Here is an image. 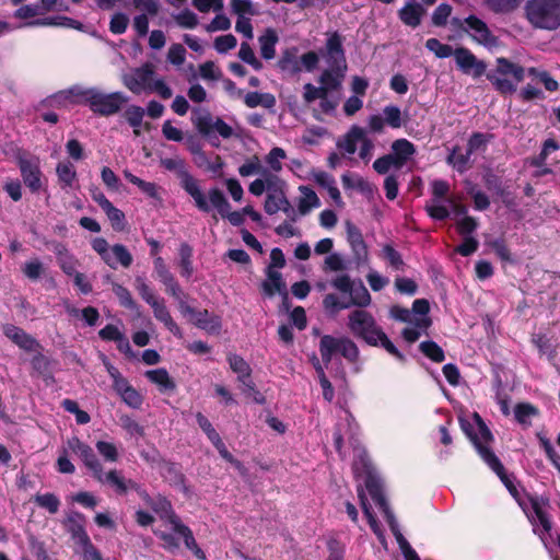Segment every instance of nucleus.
I'll return each instance as SVG.
<instances>
[{
  "instance_id": "f257e3e1",
  "label": "nucleus",
  "mask_w": 560,
  "mask_h": 560,
  "mask_svg": "<svg viewBox=\"0 0 560 560\" xmlns=\"http://www.w3.org/2000/svg\"><path fill=\"white\" fill-rule=\"evenodd\" d=\"M80 104L86 105L100 116L108 117L117 114L128 98L122 92L103 93L98 89H72L70 91Z\"/></svg>"
},
{
  "instance_id": "f03ea898",
  "label": "nucleus",
  "mask_w": 560,
  "mask_h": 560,
  "mask_svg": "<svg viewBox=\"0 0 560 560\" xmlns=\"http://www.w3.org/2000/svg\"><path fill=\"white\" fill-rule=\"evenodd\" d=\"M525 16L534 28L555 31L560 26V0H528Z\"/></svg>"
},
{
  "instance_id": "7ed1b4c3",
  "label": "nucleus",
  "mask_w": 560,
  "mask_h": 560,
  "mask_svg": "<svg viewBox=\"0 0 560 560\" xmlns=\"http://www.w3.org/2000/svg\"><path fill=\"white\" fill-rule=\"evenodd\" d=\"M161 165L175 172L182 188L194 199L196 208L201 212H210V206L202 194L198 180L188 172L185 160L179 158H166L161 160Z\"/></svg>"
},
{
  "instance_id": "20e7f679",
  "label": "nucleus",
  "mask_w": 560,
  "mask_h": 560,
  "mask_svg": "<svg viewBox=\"0 0 560 560\" xmlns=\"http://www.w3.org/2000/svg\"><path fill=\"white\" fill-rule=\"evenodd\" d=\"M135 288L140 298L151 306L154 317L161 322L175 337L182 338V329L173 319L168 308L165 305V300L156 295L154 290L141 277L136 278Z\"/></svg>"
},
{
  "instance_id": "39448f33",
  "label": "nucleus",
  "mask_w": 560,
  "mask_h": 560,
  "mask_svg": "<svg viewBox=\"0 0 560 560\" xmlns=\"http://www.w3.org/2000/svg\"><path fill=\"white\" fill-rule=\"evenodd\" d=\"M464 433L467 435V438L470 440L472 445L475 446L478 455L481 457V459L489 466V468L495 472V475L500 478L509 493L512 495L514 500H518V494L521 493L518 489L516 488L514 480L515 477L513 474L509 475L499 459V457L494 454V452L482 445L479 441V439L472 434L470 431H468L467 428L464 427Z\"/></svg>"
},
{
  "instance_id": "423d86ee",
  "label": "nucleus",
  "mask_w": 560,
  "mask_h": 560,
  "mask_svg": "<svg viewBox=\"0 0 560 560\" xmlns=\"http://www.w3.org/2000/svg\"><path fill=\"white\" fill-rule=\"evenodd\" d=\"M348 328L358 338L369 346L377 347L382 328L377 326L374 317L364 310H355L348 316Z\"/></svg>"
},
{
  "instance_id": "0eeeda50",
  "label": "nucleus",
  "mask_w": 560,
  "mask_h": 560,
  "mask_svg": "<svg viewBox=\"0 0 560 560\" xmlns=\"http://www.w3.org/2000/svg\"><path fill=\"white\" fill-rule=\"evenodd\" d=\"M16 164L24 185L32 194H38L42 190L45 180L38 158H27L25 153H22L16 156Z\"/></svg>"
},
{
  "instance_id": "6e6552de",
  "label": "nucleus",
  "mask_w": 560,
  "mask_h": 560,
  "mask_svg": "<svg viewBox=\"0 0 560 560\" xmlns=\"http://www.w3.org/2000/svg\"><path fill=\"white\" fill-rule=\"evenodd\" d=\"M464 24H467L468 28L474 31V35H471L472 39L482 45H494L497 42V37L492 35L488 25L476 15H469L464 21L459 18H452L451 25L453 28L458 31L467 32V28L464 27Z\"/></svg>"
},
{
  "instance_id": "1a4fd4ad",
  "label": "nucleus",
  "mask_w": 560,
  "mask_h": 560,
  "mask_svg": "<svg viewBox=\"0 0 560 560\" xmlns=\"http://www.w3.org/2000/svg\"><path fill=\"white\" fill-rule=\"evenodd\" d=\"M68 447L72 453L78 455L85 467L92 471L95 480H102L103 465L89 444L82 442L78 436H72L68 440Z\"/></svg>"
},
{
  "instance_id": "9d476101",
  "label": "nucleus",
  "mask_w": 560,
  "mask_h": 560,
  "mask_svg": "<svg viewBox=\"0 0 560 560\" xmlns=\"http://www.w3.org/2000/svg\"><path fill=\"white\" fill-rule=\"evenodd\" d=\"M346 233L355 266H365L369 262V249L361 230L351 221H346Z\"/></svg>"
},
{
  "instance_id": "9b49d317",
  "label": "nucleus",
  "mask_w": 560,
  "mask_h": 560,
  "mask_svg": "<svg viewBox=\"0 0 560 560\" xmlns=\"http://www.w3.org/2000/svg\"><path fill=\"white\" fill-rule=\"evenodd\" d=\"M323 56L330 68L347 69L342 36L338 32L331 33L327 38Z\"/></svg>"
},
{
  "instance_id": "f8f14e48",
  "label": "nucleus",
  "mask_w": 560,
  "mask_h": 560,
  "mask_svg": "<svg viewBox=\"0 0 560 560\" xmlns=\"http://www.w3.org/2000/svg\"><path fill=\"white\" fill-rule=\"evenodd\" d=\"M154 73L153 63L145 62L136 68L131 75L126 77L124 83L132 93L140 94L143 90H150Z\"/></svg>"
},
{
  "instance_id": "ddd939ff",
  "label": "nucleus",
  "mask_w": 560,
  "mask_h": 560,
  "mask_svg": "<svg viewBox=\"0 0 560 560\" xmlns=\"http://www.w3.org/2000/svg\"><path fill=\"white\" fill-rule=\"evenodd\" d=\"M2 332L15 346L26 352L43 350L39 341L19 326L4 324L2 325Z\"/></svg>"
},
{
  "instance_id": "4468645a",
  "label": "nucleus",
  "mask_w": 560,
  "mask_h": 560,
  "mask_svg": "<svg viewBox=\"0 0 560 560\" xmlns=\"http://www.w3.org/2000/svg\"><path fill=\"white\" fill-rule=\"evenodd\" d=\"M454 57L456 66L466 74H472L476 78L481 77L487 65L482 60H478L477 57L466 47H457L454 50Z\"/></svg>"
},
{
  "instance_id": "2eb2a0df",
  "label": "nucleus",
  "mask_w": 560,
  "mask_h": 560,
  "mask_svg": "<svg viewBox=\"0 0 560 560\" xmlns=\"http://www.w3.org/2000/svg\"><path fill=\"white\" fill-rule=\"evenodd\" d=\"M265 275L267 279L260 284L262 294L267 298H272L276 294H279L281 300H288V288L282 273L278 270L266 268Z\"/></svg>"
},
{
  "instance_id": "dca6fc26",
  "label": "nucleus",
  "mask_w": 560,
  "mask_h": 560,
  "mask_svg": "<svg viewBox=\"0 0 560 560\" xmlns=\"http://www.w3.org/2000/svg\"><path fill=\"white\" fill-rule=\"evenodd\" d=\"M192 319L196 327L211 335L219 334L222 328L221 317L215 314H210L208 310L196 311Z\"/></svg>"
},
{
  "instance_id": "f3484780",
  "label": "nucleus",
  "mask_w": 560,
  "mask_h": 560,
  "mask_svg": "<svg viewBox=\"0 0 560 560\" xmlns=\"http://www.w3.org/2000/svg\"><path fill=\"white\" fill-rule=\"evenodd\" d=\"M424 14L425 9L418 2H407L401 9L398 10L399 20L405 25L412 28H416L421 24Z\"/></svg>"
},
{
  "instance_id": "a211bd4d",
  "label": "nucleus",
  "mask_w": 560,
  "mask_h": 560,
  "mask_svg": "<svg viewBox=\"0 0 560 560\" xmlns=\"http://www.w3.org/2000/svg\"><path fill=\"white\" fill-rule=\"evenodd\" d=\"M416 153L415 144L407 139H397L392 143V152L389 153L396 162V168L399 170Z\"/></svg>"
},
{
  "instance_id": "6ab92c4d",
  "label": "nucleus",
  "mask_w": 560,
  "mask_h": 560,
  "mask_svg": "<svg viewBox=\"0 0 560 560\" xmlns=\"http://www.w3.org/2000/svg\"><path fill=\"white\" fill-rule=\"evenodd\" d=\"M279 43V35L272 27H267L258 37L260 55L265 60H271L276 57V46Z\"/></svg>"
},
{
  "instance_id": "aec40b11",
  "label": "nucleus",
  "mask_w": 560,
  "mask_h": 560,
  "mask_svg": "<svg viewBox=\"0 0 560 560\" xmlns=\"http://www.w3.org/2000/svg\"><path fill=\"white\" fill-rule=\"evenodd\" d=\"M472 418L478 427V433H476L472 429V425L467 420H464V419H460L462 430L464 431L463 425H465V428H467L468 431H470L472 434H475L479 439V441L482 445L491 448L489 446V444H491L494 440L492 432L490 431V429L488 428V425L486 424V422L483 421V419L481 418V416L478 412H474Z\"/></svg>"
},
{
  "instance_id": "412c9836",
  "label": "nucleus",
  "mask_w": 560,
  "mask_h": 560,
  "mask_svg": "<svg viewBox=\"0 0 560 560\" xmlns=\"http://www.w3.org/2000/svg\"><path fill=\"white\" fill-rule=\"evenodd\" d=\"M97 481L101 483L109 485L119 495H124L128 492V490H131L130 483H133L132 479H125L116 469H112L107 474H105L103 469L102 480Z\"/></svg>"
},
{
  "instance_id": "4be33fe9",
  "label": "nucleus",
  "mask_w": 560,
  "mask_h": 560,
  "mask_svg": "<svg viewBox=\"0 0 560 560\" xmlns=\"http://www.w3.org/2000/svg\"><path fill=\"white\" fill-rule=\"evenodd\" d=\"M342 337L336 338L331 335H324L319 341V353L322 357V361L325 366L332 360V355L337 352H340Z\"/></svg>"
},
{
  "instance_id": "5701e85b",
  "label": "nucleus",
  "mask_w": 560,
  "mask_h": 560,
  "mask_svg": "<svg viewBox=\"0 0 560 560\" xmlns=\"http://www.w3.org/2000/svg\"><path fill=\"white\" fill-rule=\"evenodd\" d=\"M244 104L248 108H255L257 106H261V107L267 108L273 113L276 104H277V100H276V96L271 93L248 92L244 96Z\"/></svg>"
},
{
  "instance_id": "b1692460",
  "label": "nucleus",
  "mask_w": 560,
  "mask_h": 560,
  "mask_svg": "<svg viewBox=\"0 0 560 560\" xmlns=\"http://www.w3.org/2000/svg\"><path fill=\"white\" fill-rule=\"evenodd\" d=\"M145 377L151 383L156 384L161 392H174L176 389L175 381L164 368L147 371Z\"/></svg>"
},
{
  "instance_id": "393cba45",
  "label": "nucleus",
  "mask_w": 560,
  "mask_h": 560,
  "mask_svg": "<svg viewBox=\"0 0 560 560\" xmlns=\"http://www.w3.org/2000/svg\"><path fill=\"white\" fill-rule=\"evenodd\" d=\"M31 26H62L73 30H82V23L68 16H47L28 22Z\"/></svg>"
},
{
  "instance_id": "a878e982",
  "label": "nucleus",
  "mask_w": 560,
  "mask_h": 560,
  "mask_svg": "<svg viewBox=\"0 0 560 560\" xmlns=\"http://www.w3.org/2000/svg\"><path fill=\"white\" fill-rule=\"evenodd\" d=\"M364 487L378 508L387 503V500L383 491L382 481L376 475H374L371 471L368 472L364 480Z\"/></svg>"
},
{
  "instance_id": "bb28decb",
  "label": "nucleus",
  "mask_w": 560,
  "mask_h": 560,
  "mask_svg": "<svg viewBox=\"0 0 560 560\" xmlns=\"http://www.w3.org/2000/svg\"><path fill=\"white\" fill-rule=\"evenodd\" d=\"M365 131L359 126H352L345 135L343 140L337 142L338 148L343 149L347 153L353 154L358 149V143L364 139Z\"/></svg>"
},
{
  "instance_id": "cd10ccee",
  "label": "nucleus",
  "mask_w": 560,
  "mask_h": 560,
  "mask_svg": "<svg viewBox=\"0 0 560 560\" xmlns=\"http://www.w3.org/2000/svg\"><path fill=\"white\" fill-rule=\"evenodd\" d=\"M124 176L129 183L136 185L148 197H150L154 200H158V201H162V198L160 195L161 188L155 183L145 182V180L141 179L140 177L133 175L128 170L124 171Z\"/></svg>"
},
{
  "instance_id": "c85d7f7f",
  "label": "nucleus",
  "mask_w": 560,
  "mask_h": 560,
  "mask_svg": "<svg viewBox=\"0 0 560 560\" xmlns=\"http://www.w3.org/2000/svg\"><path fill=\"white\" fill-rule=\"evenodd\" d=\"M208 198L209 206L215 208L223 219H226L230 215V213L232 212L231 205L228 198L225 197L224 192L220 188L213 187L209 189Z\"/></svg>"
},
{
  "instance_id": "c756f323",
  "label": "nucleus",
  "mask_w": 560,
  "mask_h": 560,
  "mask_svg": "<svg viewBox=\"0 0 560 560\" xmlns=\"http://www.w3.org/2000/svg\"><path fill=\"white\" fill-rule=\"evenodd\" d=\"M539 415V409L530 402H517L514 406V418L523 428L532 425V418Z\"/></svg>"
},
{
  "instance_id": "7c9ffc66",
  "label": "nucleus",
  "mask_w": 560,
  "mask_h": 560,
  "mask_svg": "<svg viewBox=\"0 0 560 560\" xmlns=\"http://www.w3.org/2000/svg\"><path fill=\"white\" fill-rule=\"evenodd\" d=\"M349 294L350 299L347 301L349 308L351 306L366 307L371 304V294L361 280L353 283L352 291H350Z\"/></svg>"
},
{
  "instance_id": "2f4dec72",
  "label": "nucleus",
  "mask_w": 560,
  "mask_h": 560,
  "mask_svg": "<svg viewBox=\"0 0 560 560\" xmlns=\"http://www.w3.org/2000/svg\"><path fill=\"white\" fill-rule=\"evenodd\" d=\"M296 47L287 48L282 51L281 57L277 62V67L281 71H289L291 74H298L302 71L300 61L296 59Z\"/></svg>"
},
{
  "instance_id": "473e14b6",
  "label": "nucleus",
  "mask_w": 560,
  "mask_h": 560,
  "mask_svg": "<svg viewBox=\"0 0 560 560\" xmlns=\"http://www.w3.org/2000/svg\"><path fill=\"white\" fill-rule=\"evenodd\" d=\"M495 72L501 75H512L517 83L522 82L525 77V69L521 65L512 62L504 57L497 59Z\"/></svg>"
},
{
  "instance_id": "72a5a7b5",
  "label": "nucleus",
  "mask_w": 560,
  "mask_h": 560,
  "mask_svg": "<svg viewBox=\"0 0 560 560\" xmlns=\"http://www.w3.org/2000/svg\"><path fill=\"white\" fill-rule=\"evenodd\" d=\"M482 180L486 188L500 197L503 201H505L506 197L510 195L508 188L504 186L502 178L494 174L491 170L487 171L482 175Z\"/></svg>"
},
{
  "instance_id": "f704fd0d",
  "label": "nucleus",
  "mask_w": 560,
  "mask_h": 560,
  "mask_svg": "<svg viewBox=\"0 0 560 560\" xmlns=\"http://www.w3.org/2000/svg\"><path fill=\"white\" fill-rule=\"evenodd\" d=\"M299 189L302 192V197L298 203V211L301 215H305L311 211L312 208H317L320 206L319 198L312 188L307 186H300Z\"/></svg>"
},
{
  "instance_id": "c9c22d12",
  "label": "nucleus",
  "mask_w": 560,
  "mask_h": 560,
  "mask_svg": "<svg viewBox=\"0 0 560 560\" xmlns=\"http://www.w3.org/2000/svg\"><path fill=\"white\" fill-rule=\"evenodd\" d=\"M144 114L145 110L139 105H129L122 113V117L132 127L136 137L141 135L140 127L142 126Z\"/></svg>"
},
{
  "instance_id": "e433bc0d",
  "label": "nucleus",
  "mask_w": 560,
  "mask_h": 560,
  "mask_svg": "<svg viewBox=\"0 0 560 560\" xmlns=\"http://www.w3.org/2000/svg\"><path fill=\"white\" fill-rule=\"evenodd\" d=\"M170 523L173 525L174 532L183 537L187 549L191 550L198 545L192 530L187 525L183 524L175 513H172L170 516Z\"/></svg>"
},
{
  "instance_id": "4c0bfd02",
  "label": "nucleus",
  "mask_w": 560,
  "mask_h": 560,
  "mask_svg": "<svg viewBox=\"0 0 560 560\" xmlns=\"http://www.w3.org/2000/svg\"><path fill=\"white\" fill-rule=\"evenodd\" d=\"M412 312L422 316L413 320L416 327L427 329L432 325L431 318L427 316L430 312V303L427 299L415 300L412 303Z\"/></svg>"
},
{
  "instance_id": "58836bf2",
  "label": "nucleus",
  "mask_w": 560,
  "mask_h": 560,
  "mask_svg": "<svg viewBox=\"0 0 560 560\" xmlns=\"http://www.w3.org/2000/svg\"><path fill=\"white\" fill-rule=\"evenodd\" d=\"M346 69H326L322 72L318 81L326 86L329 91H336L341 88L343 72Z\"/></svg>"
},
{
  "instance_id": "ea45409f",
  "label": "nucleus",
  "mask_w": 560,
  "mask_h": 560,
  "mask_svg": "<svg viewBox=\"0 0 560 560\" xmlns=\"http://www.w3.org/2000/svg\"><path fill=\"white\" fill-rule=\"evenodd\" d=\"M470 156L468 150L466 153H462L458 147H455L451 154H448L446 162L457 170L459 173L466 172L470 167Z\"/></svg>"
},
{
  "instance_id": "a19ab883",
  "label": "nucleus",
  "mask_w": 560,
  "mask_h": 560,
  "mask_svg": "<svg viewBox=\"0 0 560 560\" xmlns=\"http://www.w3.org/2000/svg\"><path fill=\"white\" fill-rule=\"evenodd\" d=\"M494 138L493 133L472 132L467 142L468 154L486 151L488 143Z\"/></svg>"
},
{
  "instance_id": "79ce46f5",
  "label": "nucleus",
  "mask_w": 560,
  "mask_h": 560,
  "mask_svg": "<svg viewBox=\"0 0 560 560\" xmlns=\"http://www.w3.org/2000/svg\"><path fill=\"white\" fill-rule=\"evenodd\" d=\"M56 173L62 187H72L73 182L77 179V172L70 162H60L56 167Z\"/></svg>"
},
{
  "instance_id": "37998d69",
  "label": "nucleus",
  "mask_w": 560,
  "mask_h": 560,
  "mask_svg": "<svg viewBox=\"0 0 560 560\" xmlns=\"http://www.w3.org/2000/svg\"><path fill=\"white\" fill-rule=\"evenodd\" d=\"M230 369L237 374V380L246 378L252 375L250 365L238 354L230 353L228 355Z\"/></svg>"
},
{
  "instance_id": "c03bdc74",
  "label": "nucleus",
  "mask_w": 560,
  "mask_h": 560,
  "mask_svg": "<svg viewBox=\"0 0 560 560\" xmlns=\"http://www.w3.org/2000/svg\"><path fill=\"white\" fill-rule=\"evenodd\" d=\"M420 351L435 363H441L445 360L444 350L433 340H425L419 345Z\"/></svg>"
},
{
  "instance_id": "a18cd8bd",
  "label": "nucleus",
  "mask_w": 560,
  "mask_h": 560,
  "mask_svg": "<svg viewBox=\"0 0 560 560\" xmlns=\"http://www.w3.org/2000/svg\"><path fill=\"white\" fill-rule=\"evenodd\" d=\"M382 257L388 262V265L398 271H404L405 261L401 254L394 248L390 244H385L382 248Z\"/></svg>"
},
{
  "instance_id": "49530a36",
  "label": "nucleus",
  "mask_w": 560,
  "mask_h": 560,
  "mask_svg": "<svg viewBox=\"0 0 560 560\" xmlns=\"http://www.w3.org/2000/svg\"><path fill=\"white\" fill-rule=\"evenodd\" d=\"M525 494H526V498L528 499L530 506H532L536 517L538 518L542 529L546 533H549L552 528V524H551V521H550L548 514L541 509L539 499L537 497H533L529 493H525Z\"/></svg>"
},
{
  "instance_id": "de8ad7c7",
  "label": "nucleus",
  "mask_w": 560,
  "mask_h": 560,
  "mask_svg": "<svg viewBox=\"0 0 560 560\" xmlns=\"http://www.w3.org/2000/svg\"><path fill=\"white\" fill-rule=\"evenodd\" d=\"M112 289H113V292L115 293V295L117 296V299L119 300V303L121 306H124L130 311L138 310V304L132 299L130 291L126 287H124L122 284H119L117 282H114L112 285Z\"/></svg>"
},
{
  "instance_id": "09e8293b",
  "label": "nucleus",
  "mask_w": 560,
  "mask_h": 560,
  "mask_svg": "<svg viewBox=\"0 0 560 560\" xmlns=\"http://www.w3.org/2000/svg\"><path fill=\"white\" fill-rule=\"evenodd\" d=\"M559 148L560 147L555 139H552V138L547 139L542 144V149H541L540 153L530 159V162H529L530 165L534 167L544 166L546 164V160H547L548 155L551 152L559 150Z\"/></svg>"
},
{
  "instance_id": "8fccbe9b",
  "label": "nucleus",
  "mask_w": 560,
  "mask_h": 560,
  "mask_svg": "<svg viewBox=\"0 0 560 560\" xmlns=\"http://www.w3.org/2000/svg\"><path fill=\"white\" fill-rule=\"evenodd\" d=\"M34 502L42 509L47 510L50 514H56L60 506L59 498L50 492L36 494Z\"/></svg>"
},
{
  "instance_id": "3c124183",
  "label": "nucleus",
  "mask_w": 560,
  "mask_h": 560,
  "mask_svg": "<svg viewBox=\"0 0 560 560\" xmlns=\"http://www.w3.org/2000/svg\"><path fill=\"white\" fill-rule=\"evenodd\" d=\"M92 248L101 256L102 260L113 269H116V264L112 254L108 250V242L104 237H96L91 243Z\"/></svg>"
},
{
  "instance_id": "603ef678",
  "label": "nucleus",
  "mask_w": 560,
  "mask_h": 560,
  "mask_svg": "<svg viewBox=\"0 0 560 560\" xmlns=\"http://www.w3.org/2000/svg\"><path fill=\"white\" fill-rule=\"evenodd\" d=\"M494 13H511L515 11L523 0H485Z\"/></svg>"
},
{
  "instance_id": "864d4df0",
  "label": "nucleus",
  "mask_w": 560,
  "mask_h": 560,
  "mask_svg": "<svg viewBox=\"0 0 560 560\" xmlns=\"http://www.w3.org/2000/svg\"><path fill=\"white\" fill-rule=\"evenodd\" d=\"M285 199L284 191L267 192L264 210L266 213L272 215L281 209L282 200Z\"/></svg>"
},
{
  "instance_id": "5fc2aeb1",
  "label": "nucleus",
  "mask_w": 560,
  "mask_h": 560,
  "mask_svg": "<svg viewBox=\"0 0 560 560\" xmlns=\"http://www.w3.org/2000/svg\"><path fill=\"white\" fill-rule=\"evenodd\" d=\"M108 220L110 221V224H112V228L117 231V232H120L125 229L126 226V218H125V213L116 208L113 203L110 206H108V208L104 209L103 210Z\"/></svg>"
},
{
  "instance_id": "6e6d98bb",
  "label": "nucleus",
  "mask_w": 560,
  "mask_h": 560,
  "mask_svg": "<svg viewBox=\"0 0 560 560\" xmlns=\"http://www.w3.org/2000/svg\"><path fill=\"white\" fill-rule=\"evenodd\" d=\"M323 307L327 313L335 315L342 310L349 308V304H347V301H340L336 294L329 293L323 299Z\"/></svg>"
},
{
  "instance_id": "4d7b16f0",
  "label": "nucleus",
  "mask_w": 560,
  "mask_h": 560,
  "mask_svg": "<svg viewBox=\"0 0 560 560\" xmlns=\"http://www.w3.org/2000/svg\"><path fill=\"white\" fill-rule=\"evenodd\" d=\"M339 353L350 363H355L360 357L358 346L348 337H342Z\"/></svg>"
},
{
  "instance_id": "13d9d810",
  "label": "nucleus",
  "mask_w": 560,
  "mask_h": 560,
  "mask_svg": "<svg viewBox=\"0 0 560 560\" xmlns=\"http://www.w3.org/2000/svg\"><path fill=\"white\" fill-rule=\"evenodd\" d=\"M95 447L100 455L109 463H115L118 460L119 454L116 445L106 441H97Z\"/></svg>"
},
{
  "instance_id": "bf43d9fd",
  "label": "nucleus",
  "mask_w": 560,
  "mask_h": 560,
  "mask_svg": "<svg viewBox=\"0 0 560 560\" xmlns=\"http://www.w3.org/2000/svg\"><path fill=\"white\" fill-rule=\"evenodd\" d=\"M112 254L115 264H120L124 268H128L132 264V255L122 244H115L112 246Z\"/></svg>"
},
{
  "instance_id": "052dcab7",
  "label": "nucleus",
  "mask_w": 560,
  "mask_h": 560,
  "mask_svg": "<svg viewBox=\"0 0 560 560\" xmlns=\"http://www.w3.org/2000/svg\"><path fill=\"white\" fill-rule=\"evenodd\" d=\"M487 78L495 88V90L502 95L512 94L516 91V85L509 79L499 78L491 73H489Z\"/></svg>"
},
{
  "instance_id": "680f3d73",
  "label": "nucleus",
  "mask_w": 560,
  "mask_h": 560,
  "mask_svg": "<svg viewBox=\"0 0 560 560\" xmlns=\"http://www.w3.org/2000/svg\"><path fill=\"white\" fill-rule=\"evenodd\" d=\"M425 47L438 58H447L454 55L453 48L447 44H442L438 38H429L425 42Z\"/></svg>"
},
{
  "instance_id": "e2e57ef3",
  "label": "nucleus",
  "mask_w": 560,
  "mask_h": 560,
  "mask_svg": "<svg viewBox=\"0 0 560 560\" xmlns=\"http://www.w3.org/2000/svg\"><path fill=\"white\" fill-rule=\"evenodd\" d=\"M383 114H384V119L389 127H392L394 129L401 127L402 120H401V110L399 107H397L395 105H387L384 107Z\"/></svg>"
},
{
  "instance_id": "0e129e2a",
  "label": "nucleus",
  "mask_w": 560,
  "mask_h": 560,
  "mask_svg": "<svg viewBox=\"0 0 560 560\" xmlns=\"http://www.w3.org/2000/svg\"><path fill=\"white\" fill-rule=\"evenodd\" d=\"M213 120L212 116L209 112H205L203 114L192 118V124L202 136H210L213 130Z\"/></svg>"
},
{
  "instance_id": "69168bd1",
  "label": "nucleus",
  "mask_w": 560,
  "mask_h": 560,
  "mask_svg": "<svg viewBox=\"0 0 560 560\" xmlns=\"http://www.w3.org/2000/svg\"><path fill=\"white\" fill-rule=\"evenodd\" d=\"M533 343L537 347L539 353L541 355H548L549 358H553L556 351L552 347L550 339L544 334L534 335L532 338Z\"/></svg>"
},
{
  "instance_id": "338daca9",
  "label": "nucleus",
  "mask_w": 560,
  "mask_h": 560,
  "mask_svg": "<svg viewBox=\"0 0 560 560\" xmlns=\"http://www.w3.org/2000/svg\"><path fill=\"white\" fill-rule=\"evenodd\" d=\"M196 420L200 429L205 432L209 441L213 444L221 438L217 430L213 428L209 419L201 412H197Z\"/></svg>"
},
{
  "instance_id": "774afa93",
  "label": "nucleus",
  "mask_w": 560,
  "mask_h": 560,
  "mask_svg": "<svg viewBox=\"0 0 560 560\" xmlns=\"http://www.w3.org/2000/svg\"><path fill=\"white\" fill-rule=\"evenodd\" d=\"M451 13L452 5H450L448 3H441L440 5H438L432 14L433 25L438 27L445 26Z\"/></svg>"
}]
</instances>
